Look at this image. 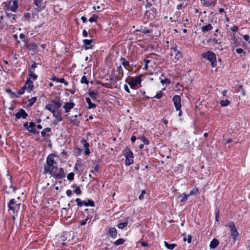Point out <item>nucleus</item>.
Wrapping results in <instances>:
<instances>
[{"mask_svg":"<svg viewBox=\"0 0 250 250\" xmlns=\"http://www.w3.org/2000/svg\"><path fill=\"white\" fill-rule=\"evenodd\" d=\"M49 173L56 180H62L66 176V173L62 167L58 168L57 167H52L44 174Z\"/></svg>","mask_w":250,"mask_h":250,"instance_id":"obj_1","label":"nucleus"},{"mask_svg":"<svg viewBox=\"0 0 250 250\" xmlns=\"http://www.w3.org/2000/svg\"><path fill=\"white\" fill-rule=\"evenodd\" d=\"M203 58L206 59L210 62V65L212 68L217 65L216 55L213 52L208 50L206 52L201 54Z\"/></svg>","mask_w":250,"mask_h":250,"instance_id":"obj_2","label":"nucleus"},{"mask_svg":"<svg viewBox=\"0 0 250 250\" xmlns=\"http://www.w3.org/2000/svg\"><path fill=\"white\" fill-rule=\"evenodd\" d=\"M52 103L47 104L45 106V109L49 110L51 113L54 112L55 110H58L62 105V101L60 100V98H59L58 100H52Z\"/></svg>","mask_w":250,"mask_h":250,"instance_id":"obj_3","label":"nucleus"},{"mask_svg":"<svg viewBox=\"0 0 250 250\" xmlns=\"http://www.w3.org/2000/svg\"><path fill=\"white\" fill-rule=\"evenodd\" d=\"M55 156V154H50L47 157L46 163L43 167V173L50 170L52 167H55L54 166L55 164H56L54 160Z\"/></svg>","mask_w":250,"mask_h":250,"instance_id":"obj_4","label":"nucleus"},{"mask_svg":"<svg viewBox=\"0 0 250 250\" xmlns=\"http://www.w3.org/2000/svg\"><path fill=\"white\" fill-rule=\"evenodd\" d=\"M229 228L230 236L232 238L233 243H235L236 240L239 236V234L236 229L234 222H230L229 223Z\"/></svg>","mask_w":250,"mask_h":250,"instance_id":"obj_5","label":"nucleus"},{"mask_svg":"<svg viewBox=\"0 0 250 250\" xmlns=\"http://www.w3.org/2000/svg\"><path fill=\"white\" fill-rule=\"evenodd\" d=\"M124 156L125 158V166H129L133 163V154L130 149H128L126 150L124 153Z\"/></svg>","mask_w":250,"mask_h":250,"instance_id":"obj_6","label":"nucleus"},{"mask_svg":"<svg viewBox=\"0 0 250 250\" xmlns=\"http://www.w3.org/2000/svg\"><path fill=\"white\" fill-rule=\"evenodd\" d=\"M170 55L174 56V58H173L172 61L175 62H176L182 57V53L177 49V45H175L174 46L171 47Z\"/></svg>","mask_w":250,"mask_h":250,"instance_id":"obj_7","label":"nucleus"},{"mask_svg":"<svg viewBox=\"0 0 250 250\" xmlns=\"http://www.w3.org/2000/svg\"><path fill=\"white\" fill-rule=\"evenodd\" d=\"M75 201L77 202V205L80 207L83 206L92 207L95 206V203L91 199H87V201H82L81 199L78 198L75 199Z\"/></svg>","mask_w":250,"mask_h":250,"instance_id":"obj_8","label":"nucleus"},{"mask_svg":"<svg viewBox=\"0 0 250 250\" xmlns=\"http://www.w3.org/2000/svg\"><path fill=\"white\" fill-rule=\"evenodd\" d=\"M142 81L141 76L136 78H132L130 80H126L125 82L129 85L131 88H135L138 85L141 83Z\"/></svg>","mask_w":250,"mask_h":250,"instance_id":"obj_9","label":"nucleus"},{"mask_svg":"<svg viewBox=\"0 0 250 250\" xmlns=\"http://www.w3.org/2000/svg\"><path fill=\"white\" fill-rule=\"evenodd\" d=\"M21 203H16L15 199H12L10 200L8 207L9 208L12 210L14 213L18 212L20 208Z\"/></svg>","mask_w":250,"mask_h":250,"instance_id":"obj_10","label":"nucleus"},{"mask_svg":"<svg viewBox=\"0 0 250 250\" xmlns=\"http://www.w3.org/2000/svg\"><path fill=\"white\" fill-rule=\"evenodd\" d=\"M174 106L176 110H179L181 108V98L179 95H174L172 98Z\"/></svg>","mask_w":250,"mask_h":250,"instance_id":"obj_11","label":"nucleus"},{"mask_svg":"<svg viewBox=\"0 0 250 250\" xmlns=\"http://www.w3.org/2000/svg\"><path fill=\"white\" fill-rule=\"evenodd\" d=\"M106 234L112 238H116L117 235V230L114 227H108L107 229Z\"/></svg>","mask_w":250,"mask_h":250,"instance_id":"obj_12","label":"nucleus"},{"mask_svg":"<svg viewBox=\"0 0 250 250\" xmlns=\"http://www.w3.org/2000/svg\"><path fill=\"white\" fill-rule=\"evenodd\" d=\"M9 7L7 10H10L13 12H16L18 8V3L17 0H10L8 2Z\"/></svg>","mask_w":250,"mask_h":250,"instance_id":"obj_13","label":"nucleus"},{"mask_svg":"<svg viewBox=\"0 0 250 250\" xmlns=\"http://www.w3.org/2000/svg\"><path fill=\"white\" fill-rule=\"evenodd\" d=\"M28 115V114L24 109L21 108L19 111L15 114V117L17 119H20L21 118L25 119Z\"/></svg>","mask_w":250,"mask_h":250,"instance_id":"obj_14","label":"nucleus"},{"mask_svg":"<svg viewBox=\"0 0 250 250\" xmlns=\"http://www.w3.org/2000/svg\"><path fill=\"white\" fill-rule=\"evenodd\" d=\"M114 75H115L116 77L117 78V81H120L123 78L124 76V70L121 65L117 67L116 73H114Z\"/></svg>","mask_w":250,"mask_h":250,"instance_id":"obj_15","label":"nucleus"},{"mask_svg":"<svg viewBox=\"0 0 250 250\" xmlns=\"http://www.w3.org/2000/svg\"><path fill=\"white\" fill-rule=\"evenodd\" d=\"M25 85L27 86V91L31 93L34 89L33 82L31 80V78H27L25 81Z\"/></svg>","mask_w":250,"mask_h":250,"instance_id":"obj_16","label":"nucleus"},{"mask_svg":"<svg viewBox=\"0 0 250 250\" xmlns=\"http://www.w3.org/2000/svg\"><path fill=\"white\" fill-rule=\"evenodd\" d=\"M203 6L209 7L214 6L217 0H200Z\"/></svg>","mask_w":250,"mask_h":250,"instance_id":"obj_17","label":"nucleus"},{"mask_svg":"<svg viewBox=\"0 0 250 250\" xmlns=\"http://www.w3.org/2000/svg\"><path fill=\"white\" fill-rule=\"evenodd\" d=\"M25 46L26 47L27 49L30 51H33V52H35V51L38 48V45L35 42H33L31 43H28L27 41H24Z\"/></svg>","mask_w":250,"mask_h":250,"instance_id":"obj_18","label":"nucleus"},{"mask_svg":"<svg viewBox=\"0 0 250 250\" xmlns=\"http://www.w3.org/2000/svg\"><path fill=\"white\" fill-rule=\"evenodd\" d=\"M75 105V104L74 102H66L63 106L64 112H69L74 107Z\"/></svg>","mask_w":250,"mask_h":250,"instance_id":"obj_19","label":"nucleus"},{"mask_svg":"<svg viewBox=\"0 0 250 250\" xmlns=\"http://www.w3.org/2000/svg\"><path fill=\"white\" fill-rule=\"evenodd\" d=\"M213 29V26L210 23H206L201 27L202 32L204 33H206L210 32Z\"/></svg>","mask_w":250,"mask_h":250,"instance_id":"obj_20","label":"nucleus"},{"mask_svg":"<svg viewBox=\"0 0 250 250\" xmlns=\"http://www.w3.org/2000/svg\"><path fill=\"white\" fill-rule=\"evenodd\" d=\"M82 116L81 113H79V114L75 115L74 116H72L71 119L70 120V123H72L74 125L78 126L80 124V121L77 119V118L78 116Z\"/></svg>","mask_w":250,"mask_h":250,"instance_id":"obj_21","label":"nucleus"},{"mask_svg":"<svg viewBox=\"0 0 250 250\" xmlns=\"http://www.w3.org/2000/svg\"><path fill=\"white\" fill-rule=\"evenodd\" d=\"M83 43L85 46H84L85 50H87L89 49H91L92 48V46H90L91 43L93 42V40L84 39L83 40Z\"/></svg>","mask_w":250,"mask_h":250,"instance_id":"obj_22","label":"nucleus"},{"mask_svg":"<svg viewBox=\"0 0 250 250\" xmlns=\"http://www.w3.org/2000/svg\"><path fill=\"white\" fill-rule=\"evenodd\" d=\"M120 60L121 62V64L124 66V67L126 69L128 70L129 67H130L129 62L123 57H121Z\"/></svg>","mask_w":250,"mask_h":250,"instance_id":"obj_23","label":"nucleus"},{"mask_svg":"<svg viewBox=\"0 0 250 250\" xmlns=\"http://www.w3.org/2000/svg\"><path fill=\"white\" fill-rule=\"evenodd\" d=\"M6 16L11 21V22L13 23L15 22L16 18L18 17V15L16 14L9 13L8 12H6Z\"/></svg>","mask_w":250,"mask_h":250,"instance_id":"obj_24","label":"nucleus"},{"mask_svg":"<svg viewBox=\"0 0 250 250\" xmlns=\"http://www.w3.org/2000/svg\"><path fill=\"white\" fill-rule=\"evenodd\" d=\"M219 243V242L218 240L216 238H214L210 242V243L209 244V247L210 249H215L218 246Z\"/></svg>","mask_w":250,"mask_h":250,"instance_id":"obj_25","label":"nucleus"},{"mask_svg":"<svg viewBox=\"0 0 250 250\" xmlns=\"http://www.w3.org/2000/svg\"><path fill=\"white\" fill-rule=\"evenodd\" d=\"M6 92L11 95V97L12 98H19L20 97V95L19 94L16 93L15 92H14L12 91L11 89H5Z\"/></svg>","mask_w":250,"mask_h":250,"instance_id":"obj_26","label":"nucleus"},{"mask_svg":"<svg viewBox=\"0 0 250 250\" xmlns=\"http://www.w3.org/2000/svg\"><path fill=\"white\" fill-rule=\"evenodd\" d=\"M135 31L136 32H140L144 34H148V33H150L151 32V31L149 29H148L146 28V27H142V26H141L140 28V29H136L135 30Z\"/></svg>","mask_w":250,"mask_h":250,"instance_id":"obj_27","label":"nucleus"},{"mask_svg":"<svg viewBox=\"0 0 250 250\" xmlns=\"http://www.w3.org/2000/svg\"><path fill=\"white\" fill-rule=\"evenodd\" d=\"M35 126L36 124L35 123L32 122H30L29 123V125L28 128V131L33 133H35L36 132V130L35 129Z\"/></svg>","mask_w":250,"mask_h":250,"instance_id":"obj_28","label":"nucleus"},{"mask_svg":"<svg viewBox=\"0 0 250 250\" xmlns=\"http://www.w3.org/2000/svg\"><path fill=\"white\" fill-rule=\"evenodd\" d=\"M33 1L34 3L37 6V9L38 11H41L43 9V7H41L42 0H33Z\"/></svg>","mask_w":250,"mask_h":250,"instance_id":"obj_29","label":"nucleus"},{"mask_svg":"<svg viewBox=\"0 0 250 250\" xmlns=\"http://www.w3.org/2000/svg\"><path fill=\"white\" fill-rule=\"evenodd\" d=\"M52 113L53 117H55L57 122H61L62 120L60 112H56V111H54V112Z\"/></svg>","mask_w":250,"mask_h":250,"instance_id":"obj_30","label":"nucleus"},{"mask_svg":"<svg viewBox=\"0 0 250 250\" xmlns=\"http://www.w3.org/2000/svg\"><path fill=\"white\" fill-rule=\"evenodd\" d=\"M85 100L88 104L89 109L94 108L96 107V104L92 103L90 99L88 97L85 98Z\"/></svg>","mask_w":250,"mask_h":250,"instance_id":"obj_31","label":"nucleus"},{"mask_svg":"<svg viewBox=\"0 0 250 250\" xmlns=\"http://www.w3.org/2000/svg\"><path fill=\"white\" fill-rule=\"evenodd\" d=\"M28 74L29 76V78H32L34 81L36 80L38 78V75L35 74L34 71H28Z\"/></svg>","mask_w":250,"mask_h":250,"instance_id":"obj_32","label":"nucleus"},{"mask_svg":"<svg viewBox=\"0 0 250 250\" xmlns=\"http://www.w3.org/2000/svg\"><path fill=\"white\" fill-rule=\"evenodd\" d=\"M25 90H27V86L25 85V83L17 91V93L19 94L21 96L25 93Z\"/></svg>","mask_w":250,"mask_h":250,"instance_id":"obj_33","label":"nucleus"},{"mask_svg":"<svg viewBox=\"0 0 250 250\" xmlns=\"http://www.w3.org/2000/svg\"><path fill=\"white\" fill-rule=\"evenodd\" d=\"M164 244L165 247L169 250H173L175 247L177 246L175 244H168L167 242L165 241Z\"/></svg>","mask_w":250,"mask_h":250,"instance_id":"obj_34","label":"nucleus"},{"mask_svg":"<svg viewBox=\"0 0 250 250\" xmlns=\"http://www.w3.org/2000/svg\"><path fill=\"white\" fill-rule=\"evenodd\" d=\"M37 97H33L31 98L28 100V106H32L37 101Z\"/></svg>","mask_w":250,"mask_h":250,"instance_id":"obj_35","label":"nucleus"},{"mask_svg":"<svg viewBox=\"0 0 250 250\" xmlns=\"http://www.w3.org/2000/svg\"><path fill=\"white\" fill-rule=\"evenodd\" d=\"M51 131V128L49 127H46L44 128L41 131V135L43 137H45L46 136H48V135L46 134L47 132H50Z\"/></svg>","mask_w":250,"mask_h":250,"instance_id":"obj_36","label":"nucleus"},{"mask_svg":"<svg viewBox=\"0 0 250 250\" xmlns=\"http://www.w3.org/2000/svg\"><path fill=\"white\" fill-rule=\"evenodd\" d=\"M88 95L93 100H95L98 95V92L94 91H90L88 92Z\"/></svg>","mask_w":250,"mask_h":250,"instance_id":"obj_37","label":"nucleus"},{"mask_svg":"<svg viewBox=\"0 0 250 250\" xmlns=\"http://www.w3.org/2000/svg\"><path fill=\"white\" fill-rule=\"evenodd\" d=\"M212 42H213V43H214V44H218V45H219V47H218L217 48H218V49L219 50L221 51V50H223V47H222V44H221V43H221V42H218V40H217V39H215V38L213 39L212 40Z\"/></svg>","mask_w":250,"mask_h":250,"instance_id":"obj_38","label":"nucleus"},{"mask_svg":"<svg viewBox=\"0 0 250 250\" xmlns=\"http://www.w3.org/2000/svg\"><path fill=\"white\" fill-rule=\"evenodd\" d=\"M72 186L76 188L74 190V192L77 195H80L82 194V191L79 186H78L77 185H73Z\"/></svg>","mask_w":250,"mask_h":250,"instance_id":"obj_39","label":"nucleus"},{"mask_svg":"<svg viewBox=\"0 0 250 250\" xmlns=\"http://www.w3.org/2000/svg\"><path fill=\"white\" fill-rule=\"evenodd\" d=\"M128 222L127 221H125L122 223H120L117 225V227L120 229H124L125 227L127 226Z\"/></svg>","mask_w":250,"mask_h":250,"instance_id":"obj_40","label":"nucleus"},{"mask_svg":"<svg viewBox=\"0 0 250 250\" xmlns=\"http://www.w3.org/2000/svg\"><path fill=\"white\" fill-rule=\"evenodd\" d=\"M125 240L123 238H120L114 242V245L115 246H119L123 244L125 242Z\"/></svg>","mask_w":250,"mask_h":250,"instance_id":"obj_41","label":"nucleus"},{"mask_svg":"<svg viewBox=\"0 0 250 250\" xmlns=\"http://www.w3.org/2000/svg\"><path fill=\"white\" fill-rule=\"evenodd\" d=\"M189 197L188 196V194H186L185 193H183L182 195H180V197L181 198L180 202H184L186 201L187 200L188 198Z\"/></svg>","mask_w":250,"mask_h":250,"instance_id":"obj_42","label":"nucleus"},{"mask_svg":"<svg viewBox=\"0 0 250 250\" xmlns=\"http://www.w3.org/2000/svg\"><path fill=\"white\" fill-rule=\"evenodd\" d=\"M230 101L228 100H221L220 102V104L222 106H226L230 104Z\"/></svg>","mask_w":250,"mask_h":250,"instance_id":"obj_43","label":"nucleus"},{"mask_svg":"<svg viewBox=\"0 0 250 250\" xmlns=\"http://www.w3.org/2000/svg\"><path fill=\"white\" fill-rule=\"evenodd\" d=\"M81 143L83 145V147L85 148L89 147V144L85 139H83L81 141Z\"/></svg>","mask_w":250,"mask_h":250,"instance_id":"obj_44","label":"nucleus"},{"mask_svg":"<svg viewBox=\"0 0 250 250\" xmlns=\"http://www.w3.org/2000/svg\"><path fill=\"white\" fill-rule=\"evenodd\" d=\"M198 192V189L197 188H193L188 194V196L193 195L196 194Z\"/></svg>","mask_w":250,"mask_h":250,"instance_id":"obj_45","label":"nucleus"},{"mask_svg":"<svg viewBox=\"0 0 250 250\" xmlns=\"http://www.w3.org/2000/svg\"><path fill=\"white\" fill-rule=\"evenodd\" d=\"M98 18V16L96 15H93L91 17H90L89 19V21L90 22H96L97 21V19Z\"/></svg>","mask_w":250,"mask_h":250,"instance_id":"obj_46","label":"nucleus"},{"mask_svg":"<svg viewBox=\"0 0 250 250\" xmlns=\"http://www.w3.org/2000/svg\"><path fill=\"white\" fill-rule=\"evenodd\" d=\"M109 81L110 83H115L116 81H118L117 78L116 77V76L114 75L113 76L112 75L110 76Z\"/></svg>","mask_w":250,"mask_h":250,"instance_id":"obj_47","label":"nucleus"},{"mask_svg":"<svg viewBox=\"0 0 250 250\" xmlns=\"http://www.w3.org/2000/svg\"><path fill=\"white\" fill-rule=\"evenodd\" d=\"M75 173L73 172L69 173L67 176V179L68 180L72 181L74 178Z\"/></svg>","mask_w":250,"mask_h":250,"instance_id":"obj_48","label":"nucleus"},{"mask_svg":"<svg viewBox=\"0 0 250 250\" xmlns=\"http://www.w3.org/2000/svg\"><path fill=\"white\" fill-rule=\"evenodd\" d=\"M81 83H85L86 84H88L89 82L87 80V77L85 76H83L82 77V79L81 80Z\"/></svg>","mask_w":250,"mask_h":250,"instance_id":"obj_49","label":"nucleus"},{"mask_svg":"<svg viewBox=\"0 0 250 250\" xmlns=\"http://www.w3.org/2000/svg\"><path fill=\"white\" fill-rule=\"evenodd\" d=\"M163 92H162V91H158L156 95L154 96V98H156V99H160L162 98V97L163 96Z\"/></svg>","mask_w":250,"mask_h":250,"instance_id":"obj_50","label":"nucleus"},{"mask_svg":"<svg viewBox=\"0 0 250 250\" xmlns=\"http://www.w3.org/2000/svg\"><path fill=\"white\" fill-rule=\"evenodd\" d=\"M37 67V63L34 62L28 71H31L35 72V70Z\"/></svg>","mask_w":250,"mask_h":250,"instance_id":"obj_51","label":"nucleus"},{"mask_svg":"<svg viewBox=\"0 0 250 250\" xmlns=\"http://www.w3.org/2000/svg\"><path fill=\"white\" fill-rule=\"evenodd\" d=\"M192 236L191 235H188V238H187L186 237H184L183 238V240L184 241H186L187 240L188 243H190L191 242Z\"/></svg>","mask_w":250,"mask_h":250,"instance_id":"obj_52","label":"nucleus"},{"mask_svg":"<svg viewBox=\"0 0 250 250\" xmlns=\"http://www.w3.org/2000/svg\"><path fill=\"white\" fill-rule=\"evenodd\" d=\"M146 190L144 189L142 191L141 194L139 196V199L140 200H143L144 198V195L146 194Z\"/></svg>","mask_w":250,"mask_h":250,"instance_id":"obj_53","label":"nucleus"},{"mask_svg":"<svg viewBox=\"0 0 250 250\" xmlns=\"http://www.w3.org/2000/svg\"><path fill=\"white\" fill-rule=\"evenodd\" d=\"M236 53H237L238 54H243V55H246V52L245 51H244L243 50V49H242V48H237L236 49Z\"/></svg>","mask_w":250,"mask_h":250,"instance_id":"obj_54","label":"nucleus"},{"mask_svg":"<svg viewBox=\"0 0 250 250\" xmlns=\"http://www.w3.org/2000/svg\"><path fill=\"white\" fill-rule=\"evenodd\" d=\"M161 83L163 84L164 83L169 84L170 80L167 78H165L164 80L161 79Z\"/></svg>","mask_w":250,"mask_h":250,"instance_id":"obj_55","label":"nucleus"},{"mask_svg":"<svg viewBox=\"0 0 250 250\" xmlns=\"http://www.w3.org/2000/svg\"><path fill=\"white\" fill-rule=\"evenodd\" d=\"M31 17V15L30 13H26L24 14L23 18L26 20L27 21H29Z\"/></svg>","mask_w":250,"mask_h":250,"instance_id":"obj_56","label":"nucleus"},{"mask_svg":"<svg viewBox=\"0 0 250 250\" xmlns=\"http://www.w3.org/2000/svg\"><path fill=\"white\" fill-rule=\"evenodd\" d=\"M93 169L90 170V172L94 173V172L98 171L99 170V166L98 164H96L94 167H93Z\"/></svg>","mask_w":250,"mask_h":250,"instance_id":"obj_57","label":"nucleus"},{"mask_svg":"<svg viewBox=\"0 0 250 250\" xmlns=\"http://www.w3.org/2000/svg\"><path fill=\"white\" fill-rule=\"evenodd\" d=\"M141 140L143 142L144 144L146 145L149 144V141L145 136H143L141 137Z\"/></svg>","mask_w":250,"mask_h":250,"instance_id":"obj_58","label":"nucleus"},{"mask_svg":"<svg viewBox=\"0 0 250 250\" xmlns=\"http://www.w3.org/2000/svg\"><path fill=\"white\" fill-rule=\"evenodd\" d=\"M145 65L144 68V69L147 70L148 69V63L150 62V61L148 60H145Z\"/></svg>","mask_w":250,"mask_h":250,"instance_id":"obj_59","label":"nucleus"},{"mask_svg":"<svg viewBox=\"0 0 250 250\" xmlns=\"http://www.w3.org/2000/svg\"><path fill=\"white\" fill-rule=\"evenodd\" d=\"M146 4L145 6L146 8H150L152 5V4L151 3H150V2H149L148 1V0H146Z\"/></svg>","mask_w":250,"mask_h":250,"instance_id":"obj_60","label":"nucleus"},{"mask_svg":"<svg viewBox=\"0 0 250 250\" xmlns=\"http://www.w3.org/2000/svg\"><path fill=\"white\" fill-rule=\"evenodd\" d=\"M215 220L217 221H219V210H218L217 211L215 212Z\"/></svg>","mask_w":250,"mask_h":250,"instance_id":"obj_61","label":"nucleus"},{"mask_svg":"<svg viewBox=\"0 0 250 250\" xmlns=\"http://www.w3.org/2000/svg\"><path fill=\"white\" fill-rule=\"evenodd\" d=\"M124 89L128 93H130V90L128 87V86L125 84H124Z\"/></svg>","mask_w":250,"mask_h":250,"instance_id":"obj_62","label":"nucleus"},{"mask_svg":"<svg viewBox=\"0 0 250 250\" xmlns=\"http://www.w3.org/2000/svg\"><path fill=\"white\" fill-rule=\"evenodd\" d=\"M238 29V27L237 26H233L230 27V30L233 31L235 32Z\"/></svg>","mask_w":250,"mask_h":250,"instance_id":"obj_63","label":"nucleus"},{"mask_svg":"<svg viewBox=\"0 0 250 250\" xmlns=\"http://www.w3.org/2000/svg\"><path fill=\"white\" fill-rule=\"evenodd\" d=\"M72 193V190L70 189H67L66 191V194L68 196H71Z\"/></svg>","mask_w":250,"mask_h":250,"instance_id":"obj_64","label":"nucleus"}]
</instances>
